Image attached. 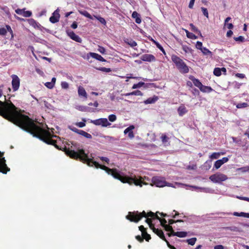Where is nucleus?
<instances>
[{
    "label": "nucleus",
    "mask_w": 249,
    "mask_h": 249,
    "mask_svg": "<svg viewBox=\"0 0 249 249\" xmlns=\"http://www.w3.org/2000/svg\"><path fill=\"white\" fill-rule=\"evenodd\" d=\"M2 95V91L0 89V97ZM17 109L11 101L3 102L0 100V115L10 122H17L19 126L33 135L34 137L38 138L48 144L54 145L59 150L61 149L56 144V141L52 139L53 137H56V136L52 135L50 132L36 125L27 116H19Z\"/></svg>",
    "instance_id": "f257e3e1"
},
{
    "label": "nucleus",
    "mask_w": 249,
    "mask_h": 249,
    "mask_svg": "<svg viewBox=\"0 0 249 249\" xmlns=\"http://www.w3.org/2000/svg\"><path fill=\"white\" fill-rule=\"evenodd\" d=\"M64 151L66 154L71 158L79 159L84 163H87L89 166H94L96 168H100L106 171L108 174L112 176L115 178L120 180L122 182L128 183L130 185L134 183L135 185H139L141 187L142 186V184H147V183L143 182V180L146 179L145 177H144V178L140 177L138 178L135 176L131 177L124 176L122 172L118 171L116 169H110L94 161L88 157L83 149H80L79 147L76 148V151L71 149L70 148L68 149L65 148Z\"/></svg>",
    "instance_id": "f03ea898"
},
{
    "label": "nucleus",
    "mask_w": 249,
    "mask_h": 249,
    "mask_svg": "<svg viewBox=\"0 0 249 249\" xmlns=\"http://www.w3.org/2000/svg\"><path fill=\"white\" fill-rule=\"evenodd\" d=\"M173 213H175V214H173V213H172V215H171L163 213H159V212H157L156 213L152 212H149L146 213L144 211H143L142 213H139L137 211L134 212H129L128 214L125 216V218H149V217L150 218H160L158 215V213H159L161 216L163 217L172 216L173 218H175L176 216L179 215H180V217H182L183 218H187L188 217V216L184 214L183 213L179 214L176 211H174Z\"/></svg>",
    "instance_id": "7ed1b4c3"
},
{
    "label": "nucleus",
    "mask_w": 249,
    "mask_h": 249,
    "mask_svg": "<svg viewBox=\"0 0 249 249\" xmlns=\"http://www.w3.org/2000/svg\"><path fill=\"white\" fill-rule=\"evenodd\" d=\"M171 59L180 72L183 73L188 72V67L181 59L175 55H173L171 57Z\"/></svg>",
    "instance_id": "20e7f679"
},
{
    "label": "nucleus",
    "mask_w": 249,
    "mask_h": 249,
    "mask_svg": "<svg viewBox=\"0 0 249 249\" xmlns=\"http://www.w3.org/2000/svg\"><path fill=\"white\" fill-rule=\"evenodd\" d=\"M152 182L154 185L158 187H163L165 186L175 187L172 183L166 182L165 178L161 177H154L152 178Z\"/></svg>",
    "instance_id": "39448f33"
},
{
    "label": "nucleus",
    "mask_w": 249,
    "mask_h": 249,
    "mask_svg": "<svg viewBox=\"0 0 249 249\" xmlns=\"http://www.w3.org/2000/svg\"><path fill=\"white\" fill-rule=\"evenodd\" d=\"M155 219H145V222L148 224L149 228L152 229L158 236H159L162 240L165 239V236L163 231L161 230L156 229L154 227V224L152 223L153 220Z\"/></svg>",
    "instance_id": "423d86ee"
},
{
    "label": "nucleus",
    "mask_w": 249,
    "mask_h": 249,
    "mask_svg": "<svg viewBox=\"0 0 249 249\" xmlns=\"http://www.w3.org/2000/svg\"><path fill=\"white\" fill-rule=\"evenodd\" d=\"M209 179L213 183H220L222 181H225L228 179L226 175L220 173H217L215 174L211 175Z\"/></svg>",
    "instance_id": "0eeeda50"
},
{
    "label": "nucleus",
    "mask_w": 249,
    "mask_h": 249,
    "mask_svg": "<svg viewBox=\"0 0 249 249\" xmlns=\"http://www.w3.org/2000/svg\"><path fill=\"white\" fill-rule=\"evenodd\" d=\"M3 153L0 152V172L6 174L10 171V168L7 166L6 160L3 157Z\"/></svg>",
    "instance_id": "6e6552de"
},
{
    "label": "nucleus",
    "mask_w": 249,
    "mask_h": 249,
    "mask_svg": "<svg viewBox=\"0 0 249 249\" xmlns=\"http://www.w3.org/2000/svg\"><path fill=\"white\" fill-rule=\"evenodd\" d=\"M90 123L96 125H102L103 127H107L111 125L107 118H100L98 119L91 120Z\"/></svg>",
    "instance_id": "1a4fd4ad"
},
{
    "label": "nucleus",
    "mask_w": 249,
    "mask_h": 249,
    "mask_svg": "<svg viewBox=\"0 0 249 249\" xmlns=\"http://www.w3.org/2000/svg\"><path fill=\"white\" fill-rule=\"evenodd\" d=\"M12 79V86L13 89L14 91L18 90L19 89L20 85V79L19 77L15 74H12L11 75Z\"/></svg>",
    "instance_id": "9d476101"
},
{
    "label": "nucleus",
    "mask_w": 249,
    "mask_h": 249,
    "mask_svg": "<svg viewBox=\"0 0 249 249\" xmlns=\"http://www.w3.org/2000/svg\"><path fill=\"white\" fill-rule=\"evenodd\" d=\"M27 20L28 23L30 25L34 27L35 28L40 29L41 30L43 29V30H45L48 33H50V30L49 29H47L41 26V25L38 22L36 21L33 18L28 19H27Z\"/></svg>",
    "instance_id": "9b49d317"
},
{
    "label": "nucleus",
    "mask_w": 249,
    "mask_h": 249,
    "mask_svg": "<svg viewBox=\"0 0 249 249\" xmlns=\"http://www.w3.org/2000/svg\"><path fill=\"white\" fill-rule=\"evenodd\" d=\"M68 36L72 40L78 43H81L82 41V38L78 35H76L72 31H67Z\"/></svg>",
    "instance_id": "f8f14e48"
},
{
    "label": "nucleus",
    "mask_w": 249,
    "mask_h": 249,
    "mask_svg": "<svg viewBox=\"0 0 249 249\" xmlns=\"http://www.w3.org/2000/svg\"><path fill=\"white\" fill-rule=\"evenodd\" d=\"M60 15L59 14V9H57L53 14V16H52L50 18V21L52 23H55L58 22L59 20Z\"/></svg>",
    "instance_id": "ddd939ff"
},
{
    "label": "nucleus",
    "mask_w": 249,
    "mask_h": 249,
    "mask_svg": "<svg viewBox=\"0 0 249 249\" xmlns=\"http://www.w3.org/2000/svg\"><path fill=\"white\" fill-rule=\"evenodd\" d=\"M159 220L160 225L164 227L165 230L168 231H173V229L171 225L167 224V221L166 219H158Z\"/></svg>",
    "instance_id": "4468645a"
},
{
    "label": "nucleus",
    "mask_w": 249,
    "mask_h": 249,
    "mask_svg": "<svg viewBox=\"0 0 249 249\" xmlns=\"http://www.w3.org/2000/svg\"><path fill=\"white\" fill-rule=\"evenodd\" d=\"M141 60L143 61L152 62L156 60L155 57L151 54H144L141 57Z\"/></svg>",
    "instance_id": "2eb2a0df"
},
{
    "label": "nucleus",
    "mask_w": 249,
    "mask_h": 249,
    "mask_svg": "<svg viewBox=\"0 0 249 249\" xmlns=\"http://www.w3.org/2000/svg\"><path fill=\"white\" fill-rule=\"evenodd\" d=\"M135 128V127L134 125H131L127 127L124 130V133L125 134H126L127 133L128 134V137L130 139H132L134 137V135L133 132V130Z\"/></svg>",
    "instance_id": "dca6fc26"
},
{
    "label": "nucleus",
    "mask_w": 249,
    "mask_h": 249,
    "mask_svg": "<svg viewBox=\"0 0 249 249\" xmlns=\"http://www.w3.org/2000/svg\"><path fill=\"white\" fill-rule=\"evenodd\" d=\"M89 55L92 58L98 60L101 62H106V60L101 55L95 53H89Z\"/></svg>",
    "instance_id": "f3484780"
},
{
    "label": "nucleus",
    "mask_w": 249,
    "mask_h": 249,
    "mask_svg": "<svg viewBox=\"0 0 249 249\" xmlns=\"http://www.w3.org/2000/svg\"><path fill=\"white\" fill-rule=\"evenodd\" d=\"M188 112V110L186 107L182 105L178 108V112L180 116H182Z\"/></svg>",
    "instance_id": "a211bd4d"
},
{
    "label": "nucleus",
    "mask_w": 249,
    "mask_h": 249,
    "mask_svg": "<svg viewBox=\"0 0 249 249\" xmlns=\"http://www.w3.org/2000/svg\"><path fill=\"white\" fill-rule=\"evenodd\" d=\"M76 108L78 110L84 111V112H92L93 111V109L90 108L87 106H77L76 107Z\"/></svg>",
    "instance_id": "6ab92c4d"
},
{
    "label": "nucleus",
    "mask_w": 249,
    "mask_h": 249,
    "mask_svg": "<svg viewBox=\"0 0 249 249\" xmlns=\"http://www.w3.org/2000/svg\"><path fill=\"white\" fill-rule=\"evenodd\" d=\"M158 100V96H154L153 97H150L144 101L145 105L155 103Z\"/></svg>",
    "instance_id": "aec40b11"
},
{
    "label": "nucleus",
    "mask_w": 249,
    "mask_h": 249,
    "mask_svg": "<svg viewBox=\"0 0 249 249\" xmlns=\"http://www.w3.org/2000/svg\"><path fill=\"white\" fill-rule=\"evenodd\" d=\"M132 17L133 18L135 19V22L137 23L140 24L141 23L142 20H141V18L140 17V15L136 11H134L132 13Z\"/></svg>",
    "instance_id": "412c9836"
},
{
    "label": "nucleus",
    "mask_w": 249,
    "mask_h": 249,
    "mask_svg": "<svg viewBox=\"0 0 249 249\" xmlns=\"http://www.w3.org/2000/svg\"><path fill=\"white\" fill-rule=\"evenodd\" d=\"M228 214L236 216H243L249 218V213H246L244 212H241L240 213L237 212H234L233 213H228Z\"/></svg>",
    "instance_id": "4be33fe9"
},
{
    "label": "nucleus",
    "mask_w": 249,
    "mask_h": 249,
    "mask_svg": "<svg viewBox=\"0 0 249 249\" xmlns=\"http://www.w3.org/2000/svg\"><path fill=\"white\" fill-rule=\"evenodd\" d=\"M123 95L125 96H128L130 95L142 96L143 93L140 90H137L131 92L124 94Z\"/></svg>",
    "instance_id": "5701e85b"
},
{
    "label": "nucleus",
    "mask_w": 249,
    "mask_h": 249,
    "mask_svg": "<svg viewBox=\"0 0 249 249\" xmlns=\"http://www.w3.org/2000/svg\"><path fill=\"white\" fill-rule=\"evenodd\" d=\"M149 85H150V84H147L142 82H140L137 84H134L133 86H132V89H136L138 88H140L142 86H144L145 88H146L147 87V86Z\"/></svg>",
    "instance_id": "b1692460"
},
{
    "label": "nucleus",
    "mask_w": 249,
    "mask_h": 249,
    "mask_svg": "<svg viewBox=\"0 0 249 249\" xmlns=\"http://www.w3.org/2000/svg\"><path fill=\"white\" fill-rule=\"evenodd\" d=\"M199 89L203 92L210 93L213 90V89L211 87L206 86L202 85Z\"/></svg>",
    "instance_id": "393cba45"
},
{
    "label": "nucleus",
    "mask_w": 249,
    "mask_h": 249,
    "mask_svg": "<svg viewBox=\"0 0 249 249\" xmlns=\"http://www.w3.org/2000/svg\"><path fill=\"white\" fill-rule=\"evenodd\" d=\"M78 93L80 96H83L85 98L87 97V92L84 88L79 87L78 89Z\"/></svg>",
    "instance_id": "a878e982"
},
{
    "label": "nucleus",
    "mask_w": 249,
    "mask_h": 249,
    "mask_svg": "<svg viewBox=\"0 0 249 249\" xmlns=\"http://www.w3.org/2000/svg\"><path fill=\"white\" fill-rule=\"evenodd\" d=\"M190 79L192 80V82L193 83L195 86L199 88V89H200V88H201V87L202 85V84L200 82V81L198 79H196L193 77L190 78Z\"/></svg>",
    "instance_id": "bb28decb"
},
{
    "label": "nucleus",
    "mask_w": 249,
    "mask_h": 249,
    "mask_svg": "<svg viewBox=\"0 0 249 249\" xmlns=\"http://www.w3.org/2000/svg\"><path fill=\"white\" fill-rule=\"evenodd\" d=\"M173 236H176L178 237H185L187 236V233L186 231H177L173 232Z\"/></svg>",
    "instance_id": "cd10ccee"
},
{
    "label": "nucleus",
    "mask_w": 249,
    "mask_h": 249,
    "mask_svg": "<svg viewBox=\"0 0 249 249\" xmlns=\"http://www.w3.org/2000/svg\"><path fill=\"white\" fill-rule=\"evenodd\" d=\"M184 31L186 34V36L188 38L192 39H196L197 38V37L195 35H194L192 33L189 32L187 30L185 29Z\"/></svg>",
    "instance_id": "c85d7f7f"
},
{
    "label": "nucleus",
    "mask_w": 249,
    "mask_h": 249,
    "mask_svg": "<svg viewBox=\"0 0 249 249\" xmlns=\"http://www.w3.org/2000/svg\"><path fill=\"white\" fill-rule=\"evenodd\" d=\"M79 12L80 14L86 17L87 18H89V19H92L93 17L87 11L83 10V11H79Z\"/></svg>",
    "instance_id": "c756f323"
},
{
    "label": "nucleus",
    "mask_w": 249,
    "mask_h": 249,
    "mask_svg": "<svg viewBox=\"0 0 249 249\" xmlns=\"http://www.w3.org/2000/svg\"><path fill=\"white\" fill-rule=\"evenodd\" d=\"M201 51L202 52L204 55H210L211 56H212L213 55L212 53L209 50H208L207 48L205 47H203L201 50Z\"/></svg>",
    "instance_id": "7c9ffc66"
},
{
    "label": "nucleus",
    "mask_w": 249,
    "mask_h": 249,
    "mask_svg": "<svg viewBox=\"0 0 249 249\" xmlns=\"http://www.w3.org/2000/svg\"><path fill=\"white\" fill-rule=\"evenodd\" d=\"M190 26L191 27V30L193 32L197 33L200 36H202L201 32L193 23L190 24Z\"/></svg>",
    "instance_id": "2f4dec72"
},
{
    "label": "nucleus",
    "mask_w": 249,
    "mask_h": 249,
    "mask_svg": "<svg viewBox=\"0 0 249 249\" xmlns=\"http://www.w3.org/2000/svg\"><path fill=\"white\" fill-rule=\"evenodd\" d=\"M125 42L132 47H135L137 45L136 42L133 39H127V40L125 41Z\"/></svg>",
    "instance_id": "473e14b6"
},
{
    "label": "nucleus",
    "mask_w": 249,
    "mask_h": 249,
    "mask_svg": "<svg viewBox=\"0 0 249 249\" xmlns=\"http://www.w3.org/2000/svg\"><path fill=\"white\" fill-rule=\"evenodd\" d=\"M83 122H77L75 124L76 125L78 126L79 127H83L86 125L85 122H86V120L85 118H82Z\"/></svg>",
    "instance_id": "72a5a7b5"
},
{
    "label": "nucleus",
    "mask_w": 249,
    "mask_h": 249,
    "mask_svg": "<svg viewBox=\"0 0 249 249\" xmlns=\"http://www.w3.org/2000/svg\"><path fill=\"white\" fill-rule=\"evenodd\" d=\"M196 241V237H193L189 239H187L186 240V242H187L189 245H190L191 246H193L194 245H195Z\"/></svg>",
    "instance_id": "f704fd0d"
},
{
    "label": "nucleus",
    "mask_w": 249,
    "mask_h": 249,
    "mask_svg": "<svg viewBox=\"0 0 249 249\" xmlns=\"http://www.w3.org/2000/svg\"><path fill=\"white\" fill-rule=\"evenodd\" d=\"M213 74L215 76H219L221 74V70L219 68H216L213 70Z\"/></svg>",
    "instance_id": "c9c22d12"
},
{
    "label": "nucleus",
    "mask_w": 249,
    "mask_h": 249,
    "mask_svg": "<svg viewBox=\"0 0 249 249\" xmlns=\"http://www.w3.org/2000/svg\"><path fill=\"white\" fill-rule=\"evenodd\" d=\"M94 18H96L98 20H99V21L104 24V25H106V20L102 17H99V16H94Z\"/></svg>",
    "instance_id": "e433bc0d"
},
{
    "label": "nucleus",
    "mask_w": 249,
    "mask_h": 249,
    "mask_svg": "<svg viewBox=\"0 0 249 249\" xmlns=\"http://www.w3.org/2000/svg\"><path fill=\"white\" fill-rule=\"evenodd\" d=\"M248 104L247 103H240L236 105L237 108H245L248 107Z\"/></svg>",
    "instance_id": "4c0bfd02"
},
{
    "label": "nucleus",
    "mask_w": 249,
    "mask_h": 249,
    "mask_svg": "<svg viewBox=\"0 0 249 249\" xmlns=\"http://www.w3.org/2000/svg\"><path fill=\"white\" fill-rule=\"evenodd\" d=\"M142 236L143 239H145L146 241H149V240L151 239L150 235L148 234L146 231L142 234Z\"/></svg>",
    "instance_id": "58836bf2"
},
{
    "label": "nucleus",
    "mask_w": 249,
    "mask_h": 249,
    "mask_svg": "<svg viewBox=\"0 0 249 249\" xmlns=\"http://www.w3.org/2000/svg\"><path fill=\"white\" fill-rule=\"evenodd\" d=\"M238 170L243 173L249 172V165L239 168Z\"/></svg>",
    "instance_id": "ea45409f"
},
{
    "label": "nucleus",
    "mask_w": 249,
    "mask_h": 249,
    "mask_svg": "<svg viewBox=\"0 0 249 249\" xmlns=\"http://www.w3.org/2000/svg\"><path fill=\"white\" fill-rule=\"evenodd\" d=\"M234 40L237 42H243L245 41V38L243 36H239L238 37H234Z\"/></svg>",
    "instance_id": "a19ab883"
},
{
    "label": "nucleus",
    "mask_w": 249,
    "mask_h": 249,
    "mask_svg": "<svg viewBox=\"0 0 249 249\" xmlns=\"http://www.w3.org/2000/svg\"><path fill=\"white\" fill-rule=\"evenodd\" d=\"M220 156V153L214 152L213 153L211 156L210 158L213 159H217Z\"/></svg>",
    "instance_id": "79ce46f5"
},
{
    "label": "nucleus",
    "mask_w": 249,
    "mask_h": 249,
    "mask_svg": "<svg viewBox=\"0 0 249 249\" xmlns=\"http://www.w3.org/2000/svg\"><path fill=\"white\" fill-rule=\"evenodd\" d=\"M181 222H183V220H182L181 219H178L176 221H175L173 219H169L168 225H171L175 223Z\"/></svg>",
    "instance_id": "37998d69"
},
{
    "label": "nucleus",
    "mask_w": 249,
    "mask_h": 249,
    "mask_svg": "<svg viewBox=\"0 0 249 249\" xmlns=\"http://www.w3.org/2000/svg\"><path fill=\"white\" fill-rule=\"evenodd\" d=\"M108 118L109 121L111 122H115L117 119L116 116L114 114L109 115L108 116Z\"/></svg>",
    "instance_id": "c03bdc74"
},
{
    "label": "nucleus",
    "mask_w": 249,
    "mask_h": 249,
    "mask_svg": "<svg viewBox=\"0 0 249 249\" xmlns=\"http://www.w3.org/2000/svg\"><path fill=\"white\" fill-rule=\"evenodd\" d=\"M97 69L100 71L105 72H109L111 71V69L110 68H107L105 67H100Z\"/></svg>",
    "instance_id": "a18cd8bd"
},
{
    "label": "nucleus",
    "mask_w": 249,
    "mask_h": 249,
    "mask_svg": "<svg viewBox=\"0 0 249 249\" xmlns=\"http://www.w3.org/2000/svg\"><path fill=\"white\" fill-rule=\"evenodd\" d=\"M202 12L203 13V14L207 18H209V14L208 11L207 9V8L204 7H201V8Z\"/></svg>",
    "instance_id": "49530a36"
},
{
    "label": "nucleus",
    "mask_w": 249,
    "mask_h": 249,
    "mask_svg": "<svg viewBox=\"0 0 249 249\" xmlns=\"http://www.w3.org/2000/svg\"><path fill=\"white\" fill-rule=\"evenodd\" d=\"M222 165V164L220 162V160H217L215 162L214 164V167L216 169H217L219 168Z\"/></svg>",
    "instance_id": "de8ad7c7"
},
{
    "label": "nucleus",
    "mask_w": 249,
    "mask_h": 249,
    "mask_svg": "<svg viewBox=\"0 0 249 249\" xmlns=\"http://www.w3.org/2000/svg\"><path fill=\"white\" fill-rule=\"evenodd\" d=\"M32 13L30 11H24L23 16L26 18L30 17L32 16Z\"/></svg>",
    "instance_id": "09e8293b"
},
{
    "label": "nucleus",
    "mask_w": 249,
    "mask_h": 249,
    "mask_svg": "<svg viewBox=\"0 0 249 249\" xmlns=\"http://www.w3.org/2000/svg\"><path fill=\"white\" fill-rule=\"evenodd\" d=\"M230 230L231 231H240V230L239 228L235 227V226H232L231 227H227L226 228Z\"/></svg>",
    "instance_id": "8fccbe9b"
},
{
    "label": "nucleus",
    "mask_w": 249,
    "mask_h": 249,
    "mask_svg": "<svg viewBox=\"0 0 249 249\" xmlns=\"http://www.w3.org/2000/svg\"><path fill=\"white\" fill-rule=\"evenodd\" d=\"M182 49L186 53H191L192 51V49L187 46H183L182 47Z\"/></svg>",
    "instance_id": "3c124183"
},
{
    "label": "nucleus",
    "mask_w": 249,
    "mask_h": 249,
    "mask_svg": "<svg viewBox=\"0 0 249 249\" xmlns=\"http://www.w3.org/2000/svg\"><path fill=\"white\" fill-rule=\"evenodd\" d=\"M61 86L62 89H67L69 88V84L66 82H62Z\"/></svg>",
    "instance_id": "603ef678"
},
{
    "label": "nucleus",
    "mask_w": 249,
    "mask_h": 249,
    "mask_svg": "<svg viewBox=\"0 0 249 249\" xmlns=\"http://www.w3.org/2000/svg\"><path fill=\"white\" fill-rule=\"evenodd\" d=\"M196 47L197 49H199L200 50H201L203 48V47L202 46V43L200 41L196 42Z\"/></svg>",
    "instance_id": "864d4df0"
},
{
    "label": "nucleus",
    "mask_w": 249,
    "mask_h": 249,
    "mask_svg": "<svg viewBox=\"0 0 249 249\" xmlns=\"http://www.w3.org/2000/svg\"><path fill=\"white\" fill-rule=\"evenodd\" d=\"M5 29L7 30V32H9L11 35L12 37H13V33L11 27L8 25H6Z\"/></svg>",
    "instance_id": "5fc2aeb1"
},
{
    "label": "nucleus",
    "mask_w": 249,
    "mask_h": 249,
    "mask_svg": "<svg viewBox=\"0 0 249 249\" xmlns=\"http://www.w3.org/2000/svg\"><path fill=\"white\" fill-rule=\"evenodd\" d=\"M24 10L25 9H17L16 10L15 12L17 14L23 16Z\"/></svg>",
    "instance_id": "6e6d98bb"
},
{
    "label": "nucleus",
    "mask_w": 249,
    "mask_h": 249,
    "mask_svg": "<svg viewBox=\"0 0 249 249\" xmlns=\"http://www.w3.org/2000/svg\"><path fill=\"white\" fill-rule=\"evenodd\" d=\"M7 33V30L4 28H0V35L5 36Z\"/></svg>",
    "instance_id": "4d7b16f0"
},
{
    "label": "nucleus",
    "mask_w": 249,
    "mask_h": 249,
    "mask_svg": "<svg viewBox=\"0 0 249 249\" xmlns=\"http://www.w3.org/2000/svg\"><path fill=\"white\" fill-rule=\"evenodd\" d=\"M98 51L102 54H105L106 52V49L102 46H99Z\"/></svg>",
    "instance_id": "13d9d810"
},
{
    "label": "nucleus",
    "mask_w": 249,
    "mask_h": 249,
    "mask_svg": "<svg viewBox=\"0 0 249 249\" xmlns=\"http://www.w3.org/2000/svg\"><path fill=\"white\" fill-rule=\"evenodd\" d=\"M45 85L46 87H47L48 88L50 89H52L53 88V87L54 86L51 82H46L45 84Z\"/></svg>",
    "instance_id": "bf43d9fd"
},
{
    "label": "nucleus",
    "mask_w": 249,
    "mask_h": 249,
    "mask_svg": "<svg viewBox=\"0 0 249 249\" xmlns=\"http://www.w3.org/2000/svg\"><path fill=\"white\" fill-rule=\"evenodd\" d=\"M69 128L72 131H73L78 134H79V131H80V130L78 129L77 128H76L73 126H70Z\"/></svg>",
    "instance_id": "052dcab7"
},
{
    "label": "nucleus",
    "mask_w": 249,
    "mask_h": 249,
    "mask_svg": "<svg viewBox=\"0 0 249 249\" xmlns=\"http://www.w3.org/2000/svg\"><path fill=\"white\" fill-rule=\"evenodd\" d=\"M161 139L163 143L166 142L168 139V137L166 136L165 134L162 135L161 137Z\"/></svg>",
    "instance_id": "680f3d73"
},
{
    "label": "nucleus",
    "mask_w": 249,
    "mask_h": 249,
    "mask_svg": "<svg viewBox=\"0 0 249 249\" xmlns=\"http://www.w3.org/2000/svg\"><path fill=\"white\" fill-rule=\"evenodd\" d=\"M157 44L156 45L157 47L164 54H165V52L163 49V48L160 45V44L158 43H157Z\"/></svg>",
    "instance_id": "e2e57ef3"
},
{
    "label": "nucleus",
    "mask_w": 249,
    "mask_h": 249,
    "mask_svg": "<svg viewBox=\"0 0 249 249\" xmlns=\"http://www.w3.org/2000/svg\"><path fill=\"white\" fill-rule=\"evenodd\" d=\"M219 160H220V162L223 164L229 160V158L227 157H224L222 159Z\"/></svg>",
    "instance_id": "0e129e2a"
},
{
    "label": "nucleus",
    "mask_w": 249,
    "mask_h": 249,
    "mask_svg": "<svg viewBox=\"0 0 249 249\" xmlns=\"http://www.w3.org/2000/svg\"><path fill=\"white\" fill-rule=\"evenodd\" d=\"M192 93L193 94L195 95V96H197V95H198L199 94V90L196 89V88H194L192 89Z\"/></svg>",
    "instance_id": "69168bd1"
},
{
    "label": "nucleus",
    "mask_w": 249,
    "mask_h": 249,
    "mask_svg": "<svg viewBox=\"0 0 249 249\" xmlns=\"http://www.w3.org/2000/svg\"><path fill=\"white\" fill-rule=\"evenodd\" d=\"M139 229L142 232V234L146 231L145 228L142 225L139 226Z\"/></svg>",
    "instance_id": "338daca9"
},
{
    "label": "nucleus",
    "mask_w": 249,
    "mask_h": 249,
    "mask_svg": "<svg viewBox=\"0 0 249 249\" xmlns=\"http://www.w3.org/2000/svg\"><path fill=\"white\" fill-rule=\"evenodd\" d=\"M135 238L140 242H142L143 241L142 236V237L140 235H137V236H136Z\"/></svg>",
    "instance_id": "774afa93"
}]
</instances>
